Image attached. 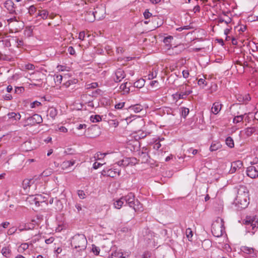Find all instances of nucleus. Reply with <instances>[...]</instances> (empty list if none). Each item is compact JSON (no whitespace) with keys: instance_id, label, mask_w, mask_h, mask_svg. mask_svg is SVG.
<instances>
[{"instance_id":"nucleus-1","label":"nucleus","mask_w":258,"mask_h":258,"mask_svg":"<svg viewBox=\"0 0 258 258\" xmlns=\"http://www.w3.org/2000/svg\"><path fill=\"white\" fill-rule=\"evenodd\" d=\"M248 190L246 186L240 185L237 189V196L234 201V205L237 210H241L246 208L249 204Z\"/></svg>"},{"instance_id":"nucleus-2","label":"nucleus","mask_w":258,"mask_h":258,"mask_svg":"<svg viewBox=\"0 0 258 258\" xmlns=\"http://www.w3.org/2000/svg\"><path fill=\"white\" fill-rule=\"evenodd\" d=\"M121 199L123 200L124 202L131 208H133L135 212L143 211L142 205L138 200H135V196L133 193L130 192L127 195L122 197Z\"/></svg>"},{"instance_id":"nucleus-3","label":"nucleus","mask_w":258,"mask_h":258,"mask_svg":"<svg viewBox=\"0 0 258 258\" xmlns=\"http://www.w3.org/2000/svg\"><path fill=\"white\" fill-rule=\"evenodd\" d=\"M87 241L84 234L75 235L72 238L71 245L75 248H79V250H84L86 248Z\"/></svg>"},{"instance_id":"nucleus-4","label":"nucleus","mask_w":258,"mask_h":258,"mask_svg":"<svg viewBox=\"0 0 258 258\" xmlns=\"http://www.w3.org/2000/svg\"><path fill=\"white\" fill-rule=\"evenodd\" d=\"M244 223L248 231L254 234L258 227V220L254 217L247 216L244 220Z\"/></svg>"},{"instance_id":"nucleus-5","label":"nucleus","mask_w":258,"mask_h":258,"mask_svg":"<svg viewBox=\"0 0 258 258\" xmlns=\"http://www.w3.org/2000/svg\"><path fill=\"white\" fill-rule=\"evenodd\" d=\"M43 121L42 118L40 115L35 114L33 116L28 117L25 120V124L24 126L30 125L32 126L35 124H39Z\"/></svg>"},{"instance_id":"nucleus-6","label":"nucleus","mask_w":258,"mask_h":258,"mask_svg":"<svg viewBox=\"0 0 258 258\" xmlns=\"http://www.w3.org/2000/svg\"><path fill=\"white\" fill-rule=\"evenodd\" d=\"M224 228L222 223H217L212 225V232L213 235L217 237H219L223 235Z\"/></svg>"},{"instance_id":"nucleus-7","label":"nucleus","mask_w":258,"mask_h":258,"mask_svg":"<svg viewBox=\"0 0 258 258\" xmlns=\"http://www.w3.org/2000/svg\"><path fill=\"white\" fill-rule=\"evenodd\" d=\"M92 12L94 13L95 20H100L105 17V10L103 6L96 7Z\"/></svg>"},{"instance_id":"nucleus-8","label":"nucleus","mask_w":258,"mask_h":258,"mask_svg":"<svg viewBox=\"0 0 258 258\" xmlns=\"http://www.w3.org/2000/svg\"><path fill=\"white\" fill-rule=\"evenodd\" d=\"M129 255L130 253L128 252L123 253L121 249H118L113 252L109 256V258H126Z\"/></svg>"},{"instance_id":"nucleus-9","label":"nucleus","mask_w":258,"mask_h":258,"mask_svg":"<svg viewBox=\"0 0 258 258\" xmlns=\"http://www.w3.org/2000/svg\"><path fill=\"white\" fill-rule=\"evenodd\" d=\"M246 174L248 177L251 178H255L258 177V170L254 166H250L247 167Z\"/></svg>"},{"instance_id":"nucleus-10","label":"nucleus","mask_w":258,"mask_h":258,"mask_svg":"<svg viewBox=\"0 0 258 258\" xmlns=\"http://www.w3.org/2000/svg\"><path fill=\"white\" fill-rule=\"evenodd\" d=\"M243 167V163L239 160H237L234 162H233L231 163V169L230 170V172L231 173H233L236 172L238 169H241Z\"/></svg>"},{"instance_id":"nucleus-11","label":"nucleus","mask_w":258,"mask_h":258,"mask_svg":"<svg viewBox=\"0 0 258 258\" xmlns=\"http://www.w3.org/2000/svg\"><path fill=\"white\" fill-rule=\"evenodd\" d=\"M125 76V75L124 71L122 70L119 69L117 70L115 73L114 80L115 82H119L124 78Z\"/></svg>"},{"instance_id":"nucleus-12","label":"nucleus","mask_w":258,"mask_h":258,"mask_svg":"<svg viewBox=\"0 0 258 258\" xmlns=\"http://www.w3.org/2000/svg\"><path fill=\"white\" fill-rule=\"evenodd\" d=\"M34 181L33 179H25L23 180L22 185L26 192L29 191V189L34 183Z\"/></svg>"},{"instance_id":"nucleus-13","label":"nucleus","mask_w":258,"mask_h":258,"mask_svg":"<svg viewBox=\"0 0 258 258\" xmlns=\"http://www.w3.org/2000/svg\"><path fill=\"white\" fill-rule=\"evenodd\" d=\"M85 20L88 22H93L95 20L94 13L92 11H87L85 13Z\"/></svg>"},{"instance_id":"nucleus-14","label":"nucleus","mask_w":258,"mask_h":258,"mask_svg":"<svg viewBox=\"0 0 258 258\" xmlns=\"http://www.w3.org/2000/svg\"><path fill=\"white\" fill-rule=\"evenodd\" d=\"M222 104L220 102H216L213 103L211 108L212 112L214 114H217L221 109Z\"/></svg>"},{"instance_id":"nucleus-15","label":"nucleus","mask_w":258,"mask_h":258,"mask_svg":"<svg viewBox=\"0 0 258 258\" xmlns=\"http://www.w3.org/2000/svg\"><path fill=\"white\" fill-rule=\"evenodd\" d=\"M75 163V160L64 161L61 164V167L63 170L69 169Z\"/></svg>"},{"instance_id":"nucleus-16","label":"nucleus","mask_w":258,"mask_h":258,"mask_svg":"<svg viewBox=\"0 0 258 258\" xmlns=\"http://www.w3.org/2000/svg\"><path fill=\"white\" fill-rule=\"evenodd\" d=\"M250 99L251 98L248 94H245L244 96L239 95L237 96L238 101L245 104H247Z\"/></svg>"},{"instance_id":"nucleus-17","label":"nucleus","mask_w":258,"mask_h":258,"mask_svg":"<svg viewBox=\"0 0 258 258\" xmlns=\"http://www.w3.org/2000/svg\"><path fill=\"white\" fill-rule=\"evenodd\" d=\"M241 250L247 254H249L252 256L255 255L254 249L253 248L249 247L246 246H243L241 247Z\"/></svg>"},{"instance_id":"nucleus-18","label":"nucleus","mask_w":258,"mask_h":258,"mask_svg":"<svg viewBox=\"0 0 258 258\" xmlns=\"http://www.w3.org/2000/svg\"><path fill=\"white\" fill-rule=\"evenodd\" d=\"M105 173V174H106L107 176L114 177L116 176V174H117L118 175H120V171L119 170H117V169H110L107 171V172L106 173V171H103Z\"/></svg>"},{"instance_id":"nucleus-19","label":"nucleus","mask_w":258,"mask_h":258,"mask_svg":"<svg viewBox=\"0 0 258 258\" xmlns=\"http://www.w3.org/2000/svg\"><path fill=\"white\" fill-rule=\"evenodd\" d=\"M14 3L11 0L7 1L5 3V7L11 12H15V9L14 7Z\"/></svg>"},{"instance_id":"nucleus-20","label":"nucleus","mask_w":258,"mask_h":258,"mask_svg":"<svg viewBox=\"0 0 258 258\" xmlns=\"http://www.w3.org/2000/svg\"><path fill=\"white\" fill-rule=\"evenodd\" d=\"M115 164H117V165H118L119 166H122L123 167L129 166L130 162H129V160H128V157L124 158L121 160L117 162H116L115 164Z\"/></svg>"},{"instance_id":"nucleus-21","label":"nucleus","mask_w":258,"mask_h":258,"mask_svg":"<svg viewBox=\"0 0 258 258\" xmlns=\"http://www.w3.org/2000/svg\"><path fill=\"white\" fill-rule=\"evenodd\" d=\"M47 115H49L52 119H54L57 114V110L54 107H50L48 109Z\"/></svg>"},{"instance_id":"nucleus-22","label":"nucleus","mask_w":258,"mask_h":258,"mask_svg":"<svg viewBox=\"0 0 258 258\" xmlns=\"http://www.w3.org/2000/svg\"><path fill=\"white\" fill-rule=\"evenodd\" d=\"M143 109L142 105L139 104H136L132 106H130L129 109L135 113H139Z\"/></svg>"},{"instance_id":"nucleus-23","label":"nucleus","mask_w":258,"mask_h":258,"mask_svg":"<svg viewBox=\"0 0 258 258\" xmlns=\"http://www.w3.org/2000/svg\"><path fill=\"white\" fill-rule=\"evenodd\" d=\"M127 82L122 84L119 87L121 91L123 92V94H128L130 91V87L127 86Z\"/></svg>"},{"instance_id":"nucleus-24","label":"nucleus","mask_w":258,"mask_h":258,"mask_svg":"<svg viewBox=\"0 0 258 258\" xmlns=\"http://www.w3.org/2000/svg\"><path fill=\"white\" fill-rule=\"evenodd\" d=\"M48 15V12L45 10H42L38 11V13H37L36 17H40L43 19H45L47 18Z\"/></svg>"},{"instance_id":"nucleus-25","label":"nucleus","mask_w":258,"mask_h":258,"mask_svg":"<svg viewBox=\"0 0 258 258\" xmlns=\"http://www.w3.org/2000/svg\"><path fill=\"white\" fill-rule=\"evenodd\" d=\"M221 148V145L219 142H213L210 146V150L212 152L217 151Z\"/></svg>"},{"instance_id":"nucleus-26","label":"nucleus","mask_w":258,"mask_h":258,"mask_svg":"<svg viewBox=\"0 0 258 258\" xmlns=\"http://www.w3.org/2000/svg\"><path fill=\"white\" fill-rule=\"evenodd\" d=\"M145 81L143 79H140L134 83V86L136 88H141L145 85Z\"/></svg>"},{"instance_id":"nucleus-27","label":"nucleus","mask_w":258,"mask_h":258,"mask_svg":"<svg viewBox=\"0 0 258 258\" xmlns=\"http://www.w3.org/2000/svg\"><path fill=\"white\" fill-rule=\"evenodd\" d=\"M217 21L218 23L225 22L226 24H228L231 22V19L229 17H227L226 19H224L222 17V15H221L219 16Z\"/></svg>"},{"instance_id":"nucleus-28","label":"nucleus","mask_w":258,"mask_h":258,"mask_svg":"<svg viewBox=\"0 0 258 258\" xmlns=\"http://www.w3.org/2000/svg\"><path fill=\"white\" fill-rule=\"evenodd\" d=\"M124 203V201H123V200L121 199V198H120L119 199L114 202V207L116 209H119L121 208Z\"/></svg>"},{"instance_id":"nucleus-29","label":"nucleus","mask_w":258,"mask_h":258,"mask_svg":"<svg viewBox=\"0 0 258 258\" xmlns=\"http://www.w3.org/2000/svg\"><path fill=\"white\" fill-rule=\"evenodd\" d=\"M35 196H31L29 198H28V201L32 205L35 204L36 206H40V204H39V202L36 200Z\"/></svg>"},{"instance_id":"nucleus-30","label":"nucleus","mask_w":258,"mask_h":258,"mask_svg":"<svg viewBox=\"0 0 258 258\" xmlns=\"http://www.w3.org/2000/svg\"><path fill=\"white\" fill-rule=\"evenodd\" d=\"M246 114V113H244V114L235 116L233 118V122L234 123H238L239 122L242 121V120L244 118V116Z\"/></svg>"},{"instance_id":"nucleus-31","label":"nucleus","mask_w":258,"mask_h":258,"mask_svg":"<svg viewBox=\"0 0 258 258\" xmlns=\"http://www.w3.org/2000/svg\"><path fill=\"white\" fill-rule=\"evenodd\" d=\"M191 93V91L189 90L184 92H181L179 93H176V96H178L179 99H184L186 97L187 95Z\"/></svg>"},{"instance_id":"nucleus-32","label":"nucleus","mask_w":258,"mask_h":258,"mask_svg":"<svg viewBox=\"0 0 258 258\" xmlns=\"http://www.w3.org/2000/svg\"><path fill=\"white\" fill-rule=\"evenodd\" d=\"M225 142L226 145L230 148H233L234 146V143L233 140L230 137H228L226 138L225 140Z\"/></svg>"},{"instance_id":"nucleus-33","label":"nucleus","mask_w":258,"mask_h":258,"mask_svg":"<svg viewBox=\"0 0 258 258\" xmlns=\"http://www.w3.org/2000/svg\"><path fill=\"white\" fill-rule=\"evenodd\" d=\"M62 79L63 77L61 75H55L54 76V81L56 85L60 84L61 83Z\"/></svg>"},{"instance_id":"nucleus-34","label":"nucleus","mask_w":258,"mask_h":258,"mask_svg":"<svg viewBox=\"0 0 258 258\" xmlns=\"http://www.w3.org/2000/svg\"><path fill=\"white\" fill-rule=\"evenodd\" d=\"M102 119L101 117L99 115H91L90 120L93 122H98Z\"/></svg>"},{"instance_id":"nucleus-35","label":"nucleus","mask_w":258,"mask_h":258,"mask_svg":"<svg viewBox=\"0 0 258 258\" xmlns=\"http://www.w3.org/2000/svg\"><path fill=\"white\" fill-rule=\"evenodd\" d=\"M11 250L8 247H4L2 249V253L4 256L9 257Z\"/></svg>"},{"instance_id":"nucleus-36","label":"nucleus","mask_w":258,"mask_h":258,"mask_svg":"<svg viewBox=\"0 0 258 258\" xmlns=\"http://www.w3.org/2000/svg\"><path fill=\"white\" fill-rule=\"evenodd\" d=\"M256 130L254 127H247L245 131V134L247 136H250L255 132Z\"/></svg>"},{"instance_id":"nucleus-37","label":"nucleus","mask_w":258,"mask_h":258,"mask_svg":"<svg viewBox=\"0 0 258 258\" xmlns=\"http://www.w3.org/2000/svg\"><path fill=\"white\" fill-rule=\"evenodd\" d=\"M189 109L185 108V107H181L180 108V112L181 115L184 117L185 118L186 116L189 113Z\"/></svg>"},{"instance_id":"nucleus-38","label":"nucleus","mask_w":258,"mask_h":258,"mask_svg":"<svg viewBox=\"0 0 258 258\" xmlns=\"http://www.w3.org/2000/svg\"><path fill=\"white\" fill-rule=\"evenodd\" d=\"M105 155H106L105 153L102 154V153H101L99 152L97 153L96 154H95V156H94L95 160H101L104 157Z\"/></svg>"},{"instance_id":"nucleus-39","label":"nucleus","mask_w":258,"mask_h":258,"mask_svg":"<svg viewBox=\"0 0 258 258\" xmlns=\"http://www.w3.org/2000/svg\"><path fill=\"white\" fill-rule=\"evenodd\" d=\"M128 160L130 162V165L133 166L137 164H138V160L135 157H130L128 158Z\"/></svg>"},{"instance_id":"nucleus-40","label":"nucleus","mask_w":258,"mask_h":258,"mask_svg":"<svg viewBox=\"0 0 258 258\" xmlns=\"http://www.w3.org/2000/svg\"><path fill=\"white\" fill-rule=\"evenodd\" d=\"M173 37L171 36H168L164 38L163 40V42L166 45H168L170 43L171 40L173 39Z\"/></svg>"},{"instance_id":"nucleus-41","label":"nucleus","mask_w":258,"mask_h":258,"mask_svg":"<svg viewBox=\"0 0 258 258\" xmlns=\"http://www.w3.org/2000/svg\"><path fill=\"white\" fill-rule=\"evenodd\" d=\"M186 237L189 240H191L190 239L191 238V237H192V231H191V229L190 228H187L186 230Z\"/></svg>"},{"instance_id":"nucleus-42","label":"nucleus","mask_w":258,"mask_h":258,"mask_svg":"<svg viewBox=\"0 0 258 258\" xmlns=\"http://www.w3.org/2000/svg\"><path fill=\"white\" fill-rule=\"evenodd\" d=\"M28 12L30 15H33L36 12V8L34 5H32L29 8Z\"/></svg>"},{"instance_id":"nucleus-43","label":"nucleus","mask_w":258,"mask_h":258,"mask_svg":"<svg viewBox=\"0 0 258 258\" xmlns=\"http://www.w3.org/2000/svg\"><path fill=\"white\" fill-rule=\"evenodd\" d=\"M36 200L39 202V204L40 205V203H42L44 202V198L41 195H36L35 196Z\"/></svg>"},{"instance_id":"nucleus-44","label":"nucleus","mask_w":258,"mask_h":258,"mask_svg":"<svg viewBox=\"0 0 258 258\" xmlns=\"http://www.w3.org/2000/svg\"><path fill=\"white\" fill-rule=\"evenodd\" d=\"M78 195L79 197L81 199H84L86 197V194L85 192L82 190H79L78 191Z\"/></svg>"},{"instance_id":"nucleus-45","label":"nucleus","mask_w":258,"mask_h":258,"mask_svg":"<svg viewBox=\"0 0 258 258\" xmlns=\"http://www.w3.org/2000/svg\"><path fill=\"white\" fill-rule=\"evenodd\" d=\"M198 84L199 86H202L203 87L207 85V83H206L205 80L202 78L198 80Z\"/></svg>"},{"instance_id":"nucleus-46","label":"nucleus","mask_w":258,"mask_h":258,"mask_svg":"<svg viewBox=\"0 0 258 258\" xmlns=\"http://www.w3.org/2000/svg\"><path fill=\"white\" fill-rule=\"evenodd\" d=\"M41 105V103L39 101H35L30 104V107L32 108H35L36 106H39Z\"/></svg>"},{"instance_id":"nucleus-47","label":"nucleus","mask_w":258,"mask_h":258,"mask_svg":"<svg viewBox=\"0 0 258 258\" xmlns=\"http://www.w3.org/2000/svg\"><path fill=\"white\" fill-rule=\"evenodd\" d=\"M73 83L75 84L76 83L75 81H72L71 80H69V81H67L66 82L64 83L63 84V86H64L66 88H68V87H70L71 86V85Z\"/></svg>"},{"instance_id":"nucleus-48","label":"nucleus","mask_w":258,"mask_h":258,"mask_svg":"<svg viewBox=\"0 0 258 258\" xmlns=\"http://www.w3.org/2000/svg\"><path fill=\"white\" fill-rule=\"evenodd\" d=\"M152 16V14L149 12L148 10H146L144 13V16L145 19H148Z\"/></svg>"},{"instance_id":"nucleus-49","label":"nucleus","mask_w":258,"mask_h":258,"mask_svg":"<svg viewBox=\"0 0 258 258\" xmlns=\"http://www.w3.org/2000/svg\"><path fill=\"white\" fill-rule=\"evenodd\" d=\"M25 68L28 70H33L35 69V67L31 63H28L25 65Z\"/></svg>"},{"instance_id":"nucleus-50","label":"nucleus","mask_w":258,"mask_h":258,"mask_svg":"<svg viewBox=\"0 0 258 258\" xmlns=\"http://www.w3.org/2000/svg\"><path fill=\"white\" fill-rule=\"evenodd\" d=\"M68 51L69 53L71 55L75 54L76 51L74 48L72 46H69L68 49Z\"/></svg>"},{"instance_id":"nucleus-51","label":"nucleus","mask_w":258,"mask_h":258,"mask_svg":"<svg viewBox=\"0 0 258 258\" xmlns=\"http://www.w3.org/2000/svg\"><path fill=\"white\" fill-rule=\"evenodd\" d=\"M124 102H120L115 105V108L116 109H121L124 105Z\"/></svg>"},{"instance_id":"nucleus-52","label":"nucleus","mask_w":258,"mask_h":258,"mask_svg":"<svg viewBox=\"0 0 258 258\" xmlns=\"http://www.w3.org/2000/svg\"><path fill=\"white\" fill-rule=\"evenodd\" d=\"M92 251L95 255H98L99 253L100 249L97 247H93Z\"/></svg>"},{"instance_id":"nucleus-53","label":"nucleus","mask_w":258,"mask_h":258,"mask_svg":"<svg viewBox=\"0 0 258 258\" xmlns=\"http://www.w3.org/2000/svg\"><path fill=\"white\" fill-rule=\"evenodd\" d=\"M16 113L14 112H10L8 114V117L10 119H14L15 120Z\"/></svg>"},{"instance_id":"nucleus-54","label":"nucleus","mask_w":258,"mask_h":258,"mask_svg":"<svg viewBox=\"0 0 258 258\" xmlns=\"http://www.w3.org/2000/svg\"><path fill=\"white\" fill-rule=\"evenodd\" d=\"M101 165H102V164L100 163H98L97 162H95L93 165V168L95 169H98L99 167H100Z\"/></svg>"},{"instance_id":"nucleus-55","label":"nucleus","mask_w":258,"mask_h":258,"mask_svg":"<svg viewBox=\"0 0 258 258\" xmlns=\"http://www.w3.org/2000/svg\"><path fill=\"white\" fill-rule=\"evenodd\" d=\"M3 98L6 100H11L13 97L11 95L7 94L4 95Z\"/></svg>"},{"instance_id":"nucleus-56","label":"nucleus","mask_w":258,"mask_h":258,"mask_svg":"<svg viewBox=\"0 0 258 258\" xmlns=\"http://www.w3.org/2000/svg\"><path fill=\"white\" fill-rule=\"evenodd\" d=\"M85 33L84 31H82L79 33V38L80 40H83L84 39Z\"/></svg>"},{"instance_id":"nucleus-57","label":"nucleus","mask_w":258,"mask_h":258,"mask_svg":"<svg viewBox=\"0 0 258 258\" xmlns=\"http://www.w3.org/2000/svg\"><path fill=\"white\" fill-rule=\"evenodd\" d=\"M54 240V238L53 237H50V238L45 240V243L46 244H50L53 242Z\"/></svg>"},{"instance_id":"nucleus-58","label":"nucleus","mask_w":258,"mask_h":258,"mask_svg":"<svg viewBox=\"0 0 258 258\" xmlns=\"http://www.w3.org/2000/svg\"><path fill=\"white\" fill-rule=\"evenodd\" d=\"M58 131L62 133H67L68 132V129L64 126H61L58 128Z\"/></svg>"},{"instance_id":"nucleus-59","label":"nucleus","mask_w":258,"mask_h":258,"mask_svg":"<svg viewBox=\"0 0 258 258\" xmlns=\"http://www.w3.org/2000/svg\"><path fill=\"white\" fill-rule=\"evenodd\" d=\"M182 75L184 78H187L189 76V72L187 70H183L182 71Z\"/></svg>"},{"instance_id":"nucleus-60","label":"nucleus","mask_w":258,"mask_h":258,"mask_svg":"<svg viewBox=\"0 0 258 258\" xmlns=\"http://www.w3.org/2000/svg\"><path fill=\"white\" fill-rule=\"evenodd\" d=\"M87 127V125L85 124H80L77 127L78 130L85 129Z\"/></svg>"},{"instance_id":"nucleus-61","label":"nucleus","mask_w":258,"mask_h":258,"mask_svg":"<svg viewBox=\"0 0 258 258\" xmlns=\"http://www.w3.org/2000/svg\"><path fill=\"white\" fill-rule=\"evenodd\" d=\"M124 51L123 48L121 47H118L116 48V52L118 54H121Z\"/></svg>"},{"instance_id":"nucleus-62","label":"nucleus","mask_w":258,"mask_h":258,"mask_svg":"<svg viewBox=\"0 0 258 258\" xmlns=\"http://www.w3.org/2000/svg\"><path fill=\"white\" fill-rule=\"evenodd\" d=\"M75 207L77 209L78 212H79L82 209V205L80 204L77 203L75 205Z\"/></svg>"},{"instance_id":"nucleus-63","label":"nucleus","mask_w":258,"mask_h":258,"mask_svg":"<svg viewBox=\"0 0 258 258\" xmlns=\"http://www.w3.org/2000/svg\"><path fill=\"white\" fill-rule=\"evenodd\" d=\"M161 146V144L159 142L155 143L154 145V148L156 150H158Z\"/></svg>"},{"instance_id":"nucleus-64","label":"nucleus","mask_w":258,"mask_h":258,"mask_svg":"<svg viewBox=\"0 0 258 258\" xmlns=\"http://www.w3.org/2000/svg\"><path fill=\"white\" fill-rule=\"evenodd\" d=\"M10 225V223L9 222H5L2 223L1 225L4 228H7L8 226Z\"/></svg>"}]
</instances>
